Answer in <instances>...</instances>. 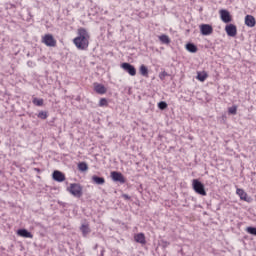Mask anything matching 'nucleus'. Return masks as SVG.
I'll list each match as a JSON object with an SVG mask.
<instances>
[{
    "label": "nucleus",
    "mask_w": 256,
    "mask_h": 256,
    "mask_svg": "<svg viewBox=\"0 0 256 256\" xmlns=\"http://www.w3.org/2000/svg\"><path fill=\"white\" fill-rule=\"evenodd\" d=\"M158 108L161 110V111H165V109H167V102L165 101H161L158 103Z\"/></svg>",
    "instance_id": "obj_27"
},
{
    "label": "nucleus",
    "mask_w": 256,
    "mask_h": 256,
    "mask_svg": "<svg viewBox=\"0 0 256 256\" xmlns=\"http://www.w3.org/2000/svg\"><path fill=\"white\" fill-rule=\"evenodd\" d=\"M256 21L253 15H246L245 16V25L247 27H255Z\"/></svg>",
    "instance_id": "obj_14"
},
{
    "label": "nucleus",
    "mask_w": 256,
    "mask_h": 256,
    "mask_svg": "<svg viewBox=\"0 0 256 256\" xmlns=\"http://www.w3.org/2000/svg\"><path fill=\"white\" fill-rule=\"evenodd\" d=\"M120 67L121 69H123V71H125V73H128V75H130L131 77H135V75H137V69L135 68V66H133V64L129 62H123Z\"/></svg>",
    "instance_id": "obj_4"
},
{
    "label": "nucleus",
    "mask_w": 256,
    "mask_h": 256,
    "mask_svg": "<svg viewBox=\"0 0 256 256\" xmlns=\"http://www.w3.org/2000/svg\"><path fill=\"white\" fill-rule=\"evenodd\" d=\"M200 33L204 36L211 35V33H213V26H211L210 24H201Z\"/></svg>",
    "instance_id": "obj_6"
},
{
    "label": "nucleus",
    "mask_w": 256,
    "mask_h": 256,
    "mask_svg": "<svg viewBox=\"0 0 256 256\" xmlns=\"http://www.w3.org/2000/svg\"><path fill=\"white\" fill-rule=\"evenodd\" d=\"M158 39L163 45H169V43H171V39L166 34L160 35Z\"/></svg>",
    "instance_id": "obj_19"
},
{
    "label": "nucleus",
    "mask_w": 256,
    "mask_h": 256,
    "mask_svg": "<svg viewBox=\"0 0 256 256\" xmlns=\"http://www.w3.org/2000/svg\"><path fill=\"white\" fill-rule=\"evenodd\" d=\"M99 256H105V248L104 247H102V249H101V252H100V255Z\"/></svg>",
    "instance_id": "obj_31"
},
{
    "label": "nucleus",
    "mask_w": 256,
    "mask_h": 256,
    "mask_svg": "<svg viewBox=\"0 0 256 256\" xmlns=\"http://www.w3.org/2000/svg\"><path fill=\"white\" fill-rule=\"evenodd\" d=\"M165 77H169V73H167V72H165V71L159 73V79H160L161 81H164V80H165Z\"/></svg>",
    "instance_id": "obj_29"
},
{
    "label": "nucleus",
    "mask_w": 256,
    "mask_h": 256,
    "mask_svg": "<svg viewBox=\"0 0 256 256\" xmlns=\"http://www.w3.org/2000/svg\"><path fill=\"white\" fill-rule=\"evenodd\" d=\"M32 103L36 107H43V104L45 103V101L43 100V98L35 97V98L32 99Z\"/></svg>",
    "instance_id": "obj_21"
},
{
    "label": "nucleus",
    "mask_w": 256,
    "mask_h": 256,
    "mask_svg": "<svg viewBox=\"0 0 256 256\" xmlns=\"http://www.w3.org/2000/svg\"><path fill=\"white\" fill-rule=\"evenodd\" d=\"M109 105V102L106 98H101L99 101V107H107Z\"/></svg>",
    "instance_id": "obj_26"
},
{
    "label": "nucleus",
    "mask_w": 256,
    "mask_h": 256,
    "mask_svg": "<svg viewBox=\"0 0 256 256\" xmlns=\"http://www.w3.org/2000/svg\"><path fill=\"white\" fill-rule=\"evenodd\" d=\"M134 240L136 243H140V245H145L147 243V240L145 239V234L144 233H138L134 236Z\"/></svg>",
    "instance_id": "obj_15"
},
{
    "label": "nucleus",
    "mask_w": 256,
    "mask_h": 256,
    "mask_svg": "<svg viewBox=\"0 0 256 256\" xmlns=\"http://www.w3.org/2000/svg\"><path fill=\"white\" fill-rule=\"evenodd\" d=\"M236 195L240 197L241 201H246V203H249L251 201V198L248 197L247 192L241 188L236 189Z\"/></svg>",
    "instance_id": "obj_11"
},
{
    "label": "nucleus",
    "mask_w": 256,
    "mask_h": 256,
    "mask_svg": "<svg viewBox=\"0 0 256 256\" xmlns=\"http://www.w3.org/2000/svg\"><path fill=\"white\" fill-rule=\"evenodd\" d=\"M97 247H99V244H96V245L94 246V250H97Z\"/></svg>",
    "instance_id": "obj_32"
},
{
    "label": "nucleus",
    "mask_w": 256,
    "mask_h": 256,
    "mask_svg": "<svg viewBox=\"0 0 256 256\" xmlns=\"http://www.w3.org/2000/svg\"><path fill=\"white\" fill-rule=\"evenodd\" d=\"M208 77L209 75L207 74V72L202 71V72H197L196 79H198V81H201V83H203V81H205Z\"/></svg>",
    "instance_id": "obj_20"
},
{
    "label": "nucleus",
    "mask_w": 256,
    "mask_h": 256,
    "mask_svg": "<svg viewBox=\"0 0 256 256\" xmlns=\"http://www.w3.org/2000/svg\"><path fill=\"white\" fill-rule=\"evenodd\" d=\"M192 189L195 191V193L201 195L202 197L207 196V191H205V185L198 179H194L192 181Z\"/></svg>",
    "instance_id": "obj_3"
},
{
    "label": "nucleus",
    "mask_w": 256,
    "mask_h": 256,
    "mask_svg": "<svg viewBox=\"0 0 256 256\" xmlns=\"http://www.w3.org/2000/svg\"><path fill=\"white\" fill-rule=\"evenodd\" d=\"M139 73L142 77H149V68L145 64L139 67Z\"/></svg>",
    "instance_id": "obj_18"
},
{
    "label": "nucleus",
    "mask_w": 256,
    "mask_h": 256,
    "mask_svg": "<svg viewBox=\"0 0 256 256\" xmlns=\"http://www.w3.org/2000/svg\"><path fill=\"white\" fill-rule=\"evenodd\" d=\"M122 198L125 199L126 201H130L131 196H129V194H122Z\"/></svg>",
    "instance_id": "obj_30"
},
{
    "label": "nucleus",
    "mask_w": 256,
    "mask_h": 256,
    "mask_svg": "<svg viewBox=\"0 0 256 256\" xmlns=\"http://www.w3.org/2000/svg\"><path fill=\"white\" fill-rule=\"evenodd\" d=\"M247 233H249V235H255L256 237V227L253 226H249L246 228Z\"/></svg>",
    "instance_id": "obj_25"
},
{
    "label": "nucleus",
    "mask_w": 256,
    "mask_h": 256,
    "mask_svg": "<svg viewBox=\"0 0 256 256\" xmlns=\"http://www.w3.org/2000/svg\"><path fill=\"white\" fill-rule=\"evenodd\" d=\"M52 179L58 183H63L65 181V174L59 170H55L52 174Z\"/></svg>",
    "instance_id": "obj_9"
},
{
    "label": "nucleus",
    "mask_w": 256,
    "mask_h": 256,
    "mask_svg": "<svg viewBox=\"0 0 256 256\" xmlns=\"http://www.w3.org/2000/svg\"><path fill=\"white\" fill-rule=\"evenodd\" d=\"M186 49L189 51V53H197V45L193 43L186 44Z\"/></svg>",
    "instance_id": "obj_22"
},
{
    "label": "nucleus",
    "mask_w": 256,
    "mask_h": 256,
    "mask_svg": "<svg viewBox=\"0 0 256 256\" xmlns=\"http://www.w3.org/2000/svg\"><path fill=\"white\" fill-rule=\"evenodd\" d=\"M42 43H45L47 47H55L57 45V40L53 38V35L46 34L42 38Z\"/></svg>",
    "instance_id": "obj_5"
},
{
    "label": "nucleus",
    "mask_w": 256,
    "mask_h": 256,
    "mask_svg": "<svg viewBox=\"0 0 256 256\" xmlns=\"http://www.w3.org/2000/svg\"><path fill=\"white\" fill-rule=\"evenodd\" d=\"M111 178L118 183H126L125 176L121 172L113 171L111 172Z\"/></svg>",
    "instance_id": "obj_8"
},
{
    "label": "nucleus",
    "mask_w": 256,
    "mask_h": 256,
    "mask_svg": "<svg viewBox=\"0 0 256 256\" xmlns=\"http://www.w3.org/2000/svg\"><path fill=\"white\" fill-rule=\"evenodd\" d=\"M78 169L83 173L89 169V166L87 165V162H80L78 163Z\"/></svg>",
    "instance_id": "obj_23"
},
{
    "label": "nucleus",
    "mask_w": 256,
    "mask_h": 256,
    "mask_svg": "<svg viewBox=\"0 0 256 256\" xmlns=\"http://www.w3.org/2000/svg\"><path fill=\"white\" fill-rule=\"evenodd\" d=\"M67 191L76 199H81L83 197V186L79 183H71L70 186L67 188Z\"/></svg>",
    "instance_id": "obj_2"
},
{
    "label": "nucleus",
    "mask_w": 256,
    "mask_h": 256,
    "mask_svg": "<svg viewBox=\"0 0 256 256\" xmlns=\"http://www.w3.org/2000/svg\"><path fill=\"white\" fill-rule=\"evenodd\" d=\"M225 31L228 37H236L237 36V26L235 24H227L225 27Z\"/></svg>",
    "instance_id": "obj_7"
},
{
    "label": "nucleus",
    "mask_w": 256,
    "mask_h": 256,
    "mask_svg": "<svg viewBox=\"0 0 256 256\" xmlns=\"http://www.w3.org/2000/svg\"><path fill=\"white\" fill-rule=\"evenodd\" d=\"M94 91L98 93V95H105V93H107V88L103 84L94 83Z\"/></svg>",
    "instance_id": "obj_12"
},
{
    "label": "nucleus",
    "mask_w": 256,
    "mask_h": 256,
    "mask_svg": "<svg viewBox=\"0 0 256 256\" xmlns=\"http://www.w3.org/2000/svg\"><path fill=\"white\" fill-rule=\"evenodd\" d=\"M17 235H19V237H24V239H33V234L27 229H19Z\"/></svg>",
    "instance_id": "obj_13"
},
{
    "label": "nucleus",
    "mask_w": 256,
    "mask_h": 256,
    "mask_svg": "<svg viewBox=\"0 0 256 256\" xmlns=\"http://www.w3.org/2000/svg\"><path fill=\"white\" fill-rule=\"evenodd\" d=\"M220 17L223 23H231V21H233L231 13H229L227 10H220Z\"/></svg>",
    "instance_id": "obj_10"
},
{
    "label": "nucleus",
    "mask_w": 256,
    "mask_h": 256,
    "mask_svg": "<svg viewBox=\"0 0 256 256\" xmlns=\"http://www.w3.org/2000/svg\"><path fill=\"white\" fill-rule=\"evenodd\" d=\"M89 39H91V35L87 29L79 28L77 37L73 39V43L79 51H87L89 48Z\"/></svg>",
    "instance_id": "obj_1"
},
{
    "label": "nucleus",
    "mask_w": 256,
    "mask_h": 256,
    "mask_svg": "<svg viewBox=\"0 0 256 256\" xmlns=\"http://www.w3.org/2000/svg\"><path fill=\"white\" fill-rule=\"evenodd\" d=\"M92 183L95 185H105V178L94 175L92 176Z\"/></svg>",
    "instance_id": "obj_16"
},
{
    "label": "nucleus",
    "mask_w": 256,
    "mask_h": 256,
    "mask_svg": "<svg viewBox=\"0 0 256 256\" xmlns=\"http://www.w3.org/2000/svg\"><path fill=\"white\" fill-rule=\"evenodd\" d=\"M80 231L83 235V237H87L89 233H91V228H89V224H82L80 227Z\"/></svg>",
    "instance_id": "obj_17"
},
{
    "label": "nucleus",
    "mask_w": 256,
    "mask_h": 256,
    "mask_svg": "<svg viewBox=\"0 0 256 256\" xmlns=\"http://www.w3.org/2000/svg\"><path fill=\"white\" fill-rule=\"evenodd\" d=\"M38 119H47V117H49V114L47 113V111H40L37 115Z\"/></svg>",
    "instance_id": "obj_24"
},
{
    "label": "nucleus",
    "mask_w": 256,
    "mask_h": 256,
    "mask_svg": "<svg viewBox=\"0 0 256 256\" xmlns=\"http://www.w3.org/2000/svg\"><path fill=\"white\" fill-rule=\"evenodd\" d=\"M228 113H229L230 115H237V106L234 105V106L230 107V108L228 109Z\"/></svg>",
    "instance_id": "obj_28"
}]
</instances>
